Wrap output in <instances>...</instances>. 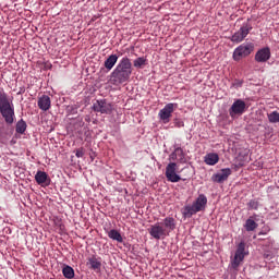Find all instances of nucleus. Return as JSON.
<instances>
[{
	"instance_id": "f257e3e1",
	"label": "nucleus",
	"mask_w": 279,
	"mask_h": 279,
	"mask_svg": "<svg viewBox=\"0 0 279 279\" xmlns=\"http://www.w3.org/2000/svg\"><path fill=\"white\" fill-rule=\"evenodd\" d=\"M132 75V62L130 58L123 57L110 74V84L120 86L130 81Z\"/></svg>"
},
{
	"instance_id": "f03ea898",
	"label": "nucleus",
	"mask_w": 279,
	"mask_h": 279,
	"mask_svg": "<svg viewBox=\"0 0 279 279\" xmlns=\"http://www.w3.org/2000/svg\"><path fill=\"white\" fill-rule=\"evenodd\" d=\"M0 114L8 125L14 123L15 110L13 97L9 96L3 87H0Z\"/></svg>"
},
{
	"instance_id": "7ed1b4c3",
	"label": "nucleus",
	"mask_w": 279,
	"mask_h": 279,
	"mask_svg": "<svg viewBox=\"0 0 279 279\" xmlns=\"http://www.w3.org/2000/svg\"><path fill=\"white\" fill-rule=\"evenodd\" d=\"M253 51H254L253 43L241 44L233 51V60L235 62H239L240 60H243V59L250 57L251 53H253Z\"/></svg>"
},
{
	"instance_id": "20e7f679",
	"label": "nucleus",
	"mask_w": 279,
	"mask_h": 279,
	"mask_svg": "<svg viewBox=\"0 0 279 279\" xmlns=\"http://www.w3.org/2000/svg\"><path fill=\"white\" fill-rule=\"evenodd\" d=\"M252 29L253 27L250 23H243L241 28L233 34L232 38H230V41L234 44L243 43Z\"/></svg>"
},
{
	"instance_id": "39448f33",
	"label": "nucleus",
	"mask_w": 279,
	"mask_h": 279,
	"mask_svg": "<svg viewBox=\"0 0 279 279\" xmlns=\"http://www.w3.org/2000/svg\"><path fill=\"white\" fill-rule=\"evenodd\" d=\"M247 110V105L244 100L242 99H236L233 101L232 107L229 109V114L233 119H236L241 116H243Z\"/></svg>"
},
{
	"instance_id": "423d86ee",
	"label": "nucleus",
	"mask_w": 279,
	"mask_h": 279,
	"mask_svg": "<svg viewBox=\"0 0 279 279\" xmlns=\"http://www.w3.org/2000/svg\"><path fill=\"white\" fill-rule=\"evenodd\" d=\"M245 243L241 242L239 244V246H236V251L232 260V267L234 270H238V268L240 267L241 263H243L244 258H245Z\"/></svg>"
},
{
	"instance_id": "0eeeda50",
	"label": "nucleus",
	"mask_w": 279,
	"mask_h": 279,
	"mask_svg": "<svg viewBox=\"0 0 279 279\" xmlns=\"http://www.w3.org/2000/svg\"><path fill=\"white\" fill-rule=\"evenodd\" d=\"M94 111L101 114H111L113 111V105L107 100H96L94 104Z\"/></svg>"
},
{
	"instance_id": "6e6552de",
	"label": "nucleus",
	"mask_w": 279,
	"mask_h": 279,
	"mask_svg": "<svg viewBox=\"0 0 279 279\" xmlns=\"http://www.w3.org/2000/svg\"><path fill=\"white\" fill-rule=\"evenodd\" d=\"M178 170V163L177 162H169L166 168V177L168 182L178 183L180 182L181 178L177 173Z\"/></svg>"
},
{
	"instance_id": "1a4fd4ad",
	"label": "nucleus",
	"mask_w": 279,
	"mask_h": 279,
	"mask_svg": "<svg viewBox=\"0 0 279 279\" xmlns=\"http://www.w3.org/2000/svg\"><path fill=\"white\" fill-rule=\"evenodd\" d=\"M148 233L155 240L165 239L167 236V230L161 226L160 222H156L155 225L150 226Z\"/></svg>"
},
{
	"instance_id": "9d476101",
	"label": "nucleus",
	"mask_w": 279,
	"mask_h": 279,
	"mask_svg": "<svg viewBox=\"0 0 279 279\" xmlns=\"http://www.w3.org/2000/svg\"><path fill=\"white\" fill-rule=\"evenodd\" d=\"M175 106L178 105L170 102L159 111V118L163 124L170 123Z\"/></svg>"
},
{
	"instance_id": "9b49d317",
	"label": "nucleus",
	"mask_w": 279,
	"mask_h": 279,
	"mask_svg": "<svg viewBox=\"0 0 279 279\" xmlns=\"http://www.w3.org/2000/svg\"><path fill=\"white\" fill-rule=\"evenodd\" d=\"M271 58V51L269 47L257 50L255 53V61L257 63H266Z\"/></svg>"
},
{
	"instance_id": "f8f14e48",
	"label": "nucleus",
	"mask_w": 279,
	"mask_h": 279,
	"mask_svg": "<svg viewBox=\"0 0 279 279\" xmlns=\"http://www.w3.org/2000/svg\"><path fill=\"white\" fill-rule=\"evenodd\" d=\"M232 171L230 168L221 169L220 172H217L213 175L211 180L216 183H223L228 180V178L231 175Z\"/></svg>"
},
{
	"instance_id": "ddd939ff",
	"label": "nucleus",
	"mask_w": 279,
	"mask_h": 279,
	"mask_svg": "<svg viewBox=\"0 0 279 279\" xmlns=\"http://www.w3.org/2000/svg\"><path fill=\"white\" fill-rule=\"evenodd\" d=\"M37 107H39V109L44 112L48 111L49 109H51V98H49L48 95H43L37 100Z\"/></svg>"
},
{
	"instance_id": "4468645a",
	"label": "nucleus",
	"mask_w": 279,
	"mask_h": 279,
	"mask_svg": "<svg viewBox=\"0 0 279 279\" xmlns=\"http://www.w3.org/2000/svg\"><path fill=\"white\" fill-rule=\"evenodd\" d=\"M35 181L39 185H46L48 186L51 180L48 178L47 172L37 171L35 174Z\"/></svg>"
},
{
	"instance_id": "2eb2a0df",
	"label": "nucleus",
	"mask_w": 279,
	"mask_h": 279,
	"mask_svg": "<svg viewBox=\"0 0 279 279\" xmlns=\"http://www.w3.org/2000/svg\"><path fill=\"white\" fill-rule=\"evenodd\" d=\"M206 205L207 197L205 196V194H199L198 198H196L192 206L194 207V209L202 211L206 208Z\"/></svg>"
},
{
	"instance_id": "dca6fc26",
	"label": "nucleus",
	"mask_w": 279,
	"mask_h": 279,
	"mask_svg": "<svg viewBox=\"0 0 279 279\" xmlns=\"http://www.w3.org/2000/svg\"><path fill=\"white\" fill-rule=\"evenodd\" d=\"M119 56L111 54L108 57L106 61H104V68H106L108 71H111L114 66V64L118 63Z\"/></svg>"
},
{
	"instance_id": "f3484780",
	"label": "nucleus",
	"mask_w": 279,
	"mask_h": 279,
	"mask_svg": "<svg viewBox=\"0 0 279 279\" xmlns=\"http://www.w3.org/2000/svg\"><path fill=\"white\" fill-rule=\"evenodd\" d=\"M201 210H197L193 205H186L182 209V215L185 218H191L193 215H196Z\"/></svg>"
},
{
	"instance_id": "a211bd4d",
	"label": "nucleus",
	"mask_w": 279,
	"mask_h": 279,
	"mask_svg": "<svg viewBox=\"0 0 279 279\" xmlns=\"http://www.w3.org/2000/svg\"><path fill=\"white\" fill-rule=\"evenodd\" d=\"M205 162L208 166H216L219 162V155L215 153H209L205 156Z\"/></svg>"
},
{
	"instance_id": "6ab92c4d",
	"label": "nucleus",
	"mask_w": 279,
	"mask_h": 279,
	"mask_svg": "<svg viewBox=\"0 0 279 279\" xmlns=\"http://www.w3.org/2000/svg\"><path fill=\"white\" fill-rule=\"evenodd\" d=\"M163 227L166 230H169V232H172L174 229H177V221L173 219V217H166V219H163Z\"/></svg>"
},
{
	"instance_id": "aec40b11",
	"label": "nucleus",
	"mask_w": 279,
	"mask_h": 279,
	"mask_svg": "<svg viewBox=\"0 0 279 279\" xmlns=\"http://www.w3.org/2000/svg\"><path fill=\"white\" fill-rule=\"evenodd\" d=\"M87 260H88L87 265H89L90 269L93 270L101 269V262L96 256H90Z\"/></svg>"
},
{
	"instance_id": "412c9836",
	"label": "nucleus",
	"mask_w": 279,
	"mask_h": 279,
	"mask_svg": "<svg viewBox=\"0 0 279 279\" xmlns=\"http://www.w3.org/2000/svg\"><path fill=\"white\" fill-rule=\"evenodd\" d=\"M108 236L110 240L116 241L117 243H123V236L121 235V233L117 230V229H111L108 232Z\"/></svg>"
},
{
	"instance_id": "4be33fe9",
	"label": "nucleus",
	"mask_w": 279,
	"mask_h": 279,
	"mask_svg": "<svg viewBox=\"0 0 279 279\" xmlns=\"http://www.w3.org/2000/svg\"><path fill=\"white\" fill-rule=\"evenodd\" d=\"M244 227H245L246 232H254L258 228V223L256 221H254L253 217L251 216L246 220Z\"/></svg>"
},
{
	"instance_id": "5701e85b",
	"label": "nucleus",
	"mask_w": 279,
	"mask_h": 279,
	"mask_svg": "<svg viewBox=\"0 0 279 279\" xmlns=\"http://www.w3.org/2000/svg\"><path fill=\"white\" fill-rule=\"evenodd\" d=\"M26 129H27V123L24 120L21 119V121L16 122L15 132L17 134H24L26 132Z\"/></svg>"
},
{
	"instance_id": "b1692460",
	"label": "nucleus",
	"mask_w": 279,
	"mask_h": 279,
	"mask_svg": "<svg viewBox=\"0 0 279 279\" xmlns=\"http://www.w3.org/2000/svg\"><path fill=\"white\" fill-rule=\"evenodd\" d=\"M62 275L66 279H73L74 278V269L71 266H65L62 268Z\"/></svg>"
},
{
	"instance_id": "393cba45",
	"label": "nucleus",
	"mask_w": 279,
	"mask_h": 279,
	"mask_svg": "<svg viewBox=\"0 0 279 279\" xmlns=\"http://www.w3.org/2000/svg\"><path fill=\"white\" fill-rule=\"evenodd\" d=\"M267 118H268L269 123H272V124L279 123V112L278 111H272V112L267 113Z\"/></svg>"
},
{
	"instance_id": "a878e982",
	"label": "nucleus",
	"mask_w": 279,
	"mask_h": 279,
	"mask_svg": "<svg viewBox=\"0 0 279 279\" xmlns=\"http://www.w3.org/2000/svg\"><path fill=\"white\" fill-rule=\"evenodd\" d=\"M147 60L144 57H140L136 60H134L133 64L136 69H143L144 65H146Z\"/></svg>"
},
{
	"instance_id": "bb28decb",
	"label": "nucleus",
	"mask_w": 279,
	"mask_h": 279,
	"mask_svg": "<svg viewBox=\"0 0 279 279\" xmlns=\"http://www.w3.org/2000/svg\"><path fill=\"white\" fill-rule=\"evenodd\" d=\"M183 155V150L180 147H177L175 150L170 154V159L172 160H177L178 156H182Z\"/></svg>"
},
{
	"instance_id": "cd10ccee",
	"label": "nucleus",
	"mask_w": 279,
	"mask_h": 279,
	"mask_svg": "<svg viewBox=\"0 0 279 279\" xmlns=\"http://www.w3.org/2000/svg\"><path fill=\"white\" fill-rule=\"evenodd\" d=\"M84 155H85L84 148L81 147V148H77V149L75 150V156H76V158H83Z\"/></svg>"
},
{
	"instance_id": "c85d7f7f",
	"label": "nucleus",
	"mask_w": 279,
	"mask_h": 279,
	"mask_svg": "<svg viewBox=\"0 0 279 279\" xmlns=\"http://www.w3.org/2000/svg\"><path fill=\"white\" fill-rule=\"evenodd\" d=\"M250 209H258V202L257 201H250L247 204Z\"/></svg>"
},
{
	"instance_id": "c756f323",
	"label": "nucleus",
	"mask_w": 279,
	"mask_h": 279,
	"mask_svg": "<svg viewBox=\"0 0 279 279\" xmlns=\"http://www.w3.org/2000/svg\"><path fill=\"white\" fill-rule=\"evenodd\" d=\"M243 81L241 80H234L233 84H232V87H234L235 89L240 88V87H243Z\"/></svg>"
},
{
	"instance_id": "7c9ffc66",
	"label": "nucleus",
	"mask_w": 279,
	"mask_h": 279,
	"mask_svg": "<svg viewBox=\"0 0 279 279\" xmlns=\"http://www.w3.org/2000/svg\"><path fill=\"white\" fill-rule=\"evenodd\" d=\"M266 234H267L266 232H263V231L259 232V235H266Z\"/></svg>"
}]
</instances>
